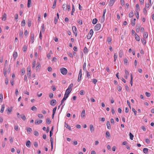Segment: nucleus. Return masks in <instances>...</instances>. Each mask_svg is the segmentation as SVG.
<instances>
[{
	"label": "nucleus",
	"mask_w": 154,
	"mask_h": 154,
	"mask_svg": "<svg viewBox=\"0 0 154 154\" xmlns=\"http://www.w3.org/2000/svg\"><path fill=\"white\" fill-rule=\"evenodd\" d=\"M5 108V106L4 105H2V106L1 109L0 110V112L1 113H3V112Z\"/></svg>",
	"instance_id": "bb28decb"
},
{
	"label": "nucleus",
	"mask_w": 154,
	"mask_h": 154,
	"mask_svg": "<svg viewBox=\"0 0 154 154\" xmlns=\"http://www.w3.org/2000/svg\"><path fill=\"white\" fill-rule=\"evenodd\" d=\"M71 91V90H69V89H67L66 91V92L65 94V95H67V96H69V94Z\"/></svg>",
	"instance_id": "1a4fd4ad"
},
{
	"label": "nucleus",
	"mask_w": 154,
	"mask_h": 154,
	"mask_svg": "<svg viewBox=\"0 0 154 154\" xmlns=\"http://www.w3.org/2000/svg\"><path fill=\"white\" fill-rule=\"evenodd\" d=\"M83 52L85 54H86L88 53V49L86 47H85L83 50Z\"/></svg>",
	"instance_id": "7c9ffc66"
},
{
	"label": "nucleus",
	"mask_w": 154,
	"mask_h": 154,
	"mask_svg": "<svg viewBox=\"0 0 154 154\" xmlns=\"http://www.w3.org/2000/svg\"><path fill=\"white\" fill-rule=\"evenodd\" d=\"M57 107L56 106L53 109V113H55Z\"/></svg>",
	"instance_id": "052dcab7"
},
{
	"label": "nucleus",
	"mask_w": 154,
	"mask_h": 154,
	"mask_svg": "<svg viewBox=\"0 0 154 154\" xmlns=\"http://www.w3.org/2000/svg\"><path fill=\"white\" fill-rule=\"evenodd\" d=\"M3 73L4 75V76L6 77H7V69L5 67H4L3 69Z\"/></svg>",
	"instance_id": "f3484780"
},
{
	"label": "nucleus",
	"mask_w": 154,
	"mask_h": 154,
	"mask_svg": "<svg viewBox=\"0 0 154 154\" xmlns=\"http://www.w3.org/2000/svg\"><path fill=\"white\" fill-rule=\"evenodd\" d=\"M50 141L51 143V146L52 148H53V139L52 137H51L50 138Z\"/></svg>",
	"instance_id": "49530a36"
},
{
	"label": "nucleus",
	"mask_w": 154,
	"mask_h": 154,
	"mask_svg": "<svg viewBox=\"0 0 154 154\" xmlns=\"http://www.w3.org/2000/svg\"><path fill=\"white\" fill-rule=\"evenodd\" d=\"M148 33L147 32H145L144 33L143 37H144V38H145V39L147 38L148 37Z\"/></svg>",
	"instance_id": "a878e982"
},
{
	"label": "nucleus",
	"mask_w": 154,
	"mask_h": 154,
	"mask_svg": "<svg viewBox=\"0 0 154 154\" xmlns=\"http://www.w3.org/2000/svg\"><path fill=\"white\" fill-rule=\"evenodd\" d=\"M79 94L81 95H83L85 94V91L83 90H81L79 92Z\"/></svg>",
	"instance_id": "37998d69"
},
{
	"label": "nucleus",
	"mask_w": 154,
	"mask_h": 154,
	"mask_svg": "<svg viewBox=\"0 0 154 154\" xmlns=\"http://www.w3.org/2000/svg\"><path fill=\"white\" fill-rule=\"evenodd\" d=\"M72 29L73 32H77V29L76 27L75 26H73L72 27Z\"/></svg>",
	"instance_id": "6ab92c4d"
},
{
	"label": "nucleus",
	"mask_w": 154,
	"mask_h": 154,
	"mask_svg": "<svg viewBox=\"0 0 154 154\" xmlns=\"http://www.w3.org/2000/svg\"><path fill=\"white\" fill-rule=\"evenodd\" d=\"M145 94L146 96L148 97H149L151 96L150 93L148 92H146L145 93Z\"/></svg>",
	"instance_id": "8fccbe9b"
},
{
	"label": "nucleus",
	"mask_w": 154,
	"mask_h": 154,
	"mask_svg": "<svg viewBox=\"0 0 154 154\" xmlns=\"http://www.w3.org/2000/svg\"><path fill=\"white\" fill-rule=\"evenodd\" d=\"M66 5H63V8L64 10H66L67 9V8L66 7Z\"/></svg>",
	"instance_id": "864d4df0"
},
{
	"label": "nucleus",
	"mask_w": 154,
	"mask_h": 154,
	"mask_svg": "<svg viewBox=\"0 0 154 154\" xmlns=\"http://www.w3.org/2000/svg\"><path fill=\"white\" fill-rule=\"evenodd\" d=\"M22 26H24L25 24V21L24 20H23L21 22Z\"/></svg>",
	"instance_id": "603ef678"
},
{
	"label": "nucleus",
	"mask_w": 154,
	"mask_h": 154,
	"mask_svg": "<svg viewBox=\"0 0 154 154\" xmlns=\"http://www.w3.org/2000/svg\"><path fill=\"white\" fill-rule=\"evenodd\" d=\"M93 31L92 29H91L90 30V32L87 35V39H90L91 38V37L93 34Z\"/></svg>",
	"instance_id": "f03ea898"
},
{
	"label": "nucleus",
	"mask_w": 154,
	"mask_h": 154,
	"mask_svg": "<svg viewBox=\"0 0 154 154\" xmlns=\"http://www.w3.org/2000/svg\"><path fill=\"white\" fill-rule=\"evenodd\" d=\"M42 122V120H36L35 121V124H40Z\"/></svg>",
	"instance_id": "ddd939ff"
},
{
	"label": "nucleus",
	"mask_w": 154,
	"mask_h": 154,
	"mask_svg": "<svg viewBox=\"0 0 154 154\" xmlns=\"http://www.w3.org/2000/svg\"><path fill=\"white\" fill-rule=\"evenodd\" d=\"M132 111L134 112V114L135 115H136V113H137V111L135 110V109L133 108L132 109Z\"/></svg>",
	"instance_id": "338daca9"
},
{
	"label": "nucleus",
	"mask_w": 154,
	"mask_h": 154,
	"mask_svg": "<svg viewBox=\"0 0 154 154\" xmlns=\"http://www.w3.org/2000/svg\"><path fill=\"white\" fill-rule=\"evenodd\" d=\"M117 88L118 89V90L119 91H120L121 90L122 88L120 85H119L117 87Z\"/></svg>",
	"instance_id": "c9c22d12"
},
{
	"label": "nucleus",
	"mask_w": 154,
	"mask_h": 154,
	"mask_svg": "<svg viewBox=\"0 0 154 154\" xmlns=\"http://www.w3.org/2000/svg\"><path fill=\"white\" fill-rule=\"evenodd\" d=\"M34 134L36 136H38L39 135L38 132L37 131H34Z\"/></svg>",
	"instance_id": "5fc2aeb1"
},
{
	"label": "nucleus",
	"mask_w": 154,
	"mask_h": 154,
	"mask_svg": "<svg viewBox=\"0 0 154 154\" xmlns=\"http://www.w3.org/2000/svg\"><path fill=\"white\" fill-rule=\"evenodd\" d=\"M140 26L139 25H137L136 26V30L137 32H138L140 30Z\"/></svg>",
	"instance_id": "5701e85b"
},
{
	"label": "nucleus",
	"mask_w": 154,
	"mask_h": 154,
	"mask_svg": "<svg viewBox=\"0 0 154 154\" xmlns=\"http://www.w3.org/2000/svg\"><path fill=\"white\" fill-rule=\"evenodd\" d=\"M135 38L137 41H139L140 40V38L136 33L135 34Z\"/></svg>",
	"instance_id": "2eb2a0df"
},
{
	"label": "nucleus",
	"mask_w": 154,
	"mask_h": 154,
	"mask_svg": "<svg viewBox=\"0 0 154 154\" xmlns=\"http://www.w3.org/2000/svg\"><path fill=\"white\" fill-rule=\"evenodd\" d=\"M53 94L52 93H50L49 94V96L50 98H52L53 97Z\"/></svg>",
	"instance_id": "bf43d9fd"
},
{
	"label": "nucleus",
	"mask_w": 154,
	"mask_h": 154,
	"mask_svg": "<svg viewBox=\"0 0 154 154\" xmlns=\"http://www.w3.org/2000/svg\"><path fill=\"white\" fill-rule=\"evenodd\" d=\"M26 130L28 132H29L30 133L32 131V129L31 128H26Z\"/></svg>",
	"instance_id": "de8ad7c7"
},
{
	"label": "nucleus",
	"mask_w": 154,
	"mask_h": 154,
	"mask_svg": "<svg viewBox=\"0 0 154 154\" xmlns=\"http://www.w3.org/2000/svg\"><path fill=\"white\" fill-rule=\"evenodd\" d=\"M73 85L72 83L71 84L69 87H68V88L67 89H69V90H71V91L72 90V88L73 86Z\"/></svg>",
	"instance_id": "473e14b6"
},
{
	"label": "nucleus",
	"mask_w": 154,
	"mask_h": 154,
	"mask_svg": "<svg viewBox=\"0 0 154 154\" xmlns=\"http://www.w3.org/2000/svg\"><path fill=\"white\" fill-rule=\"evenodd\" d=\"M123 51L121 50L119 52V56L120 57H122L123 55Z\"/></svg>",
	"instance_id": "aec40b11"
},
{
	"label": "nucleus",
	"mask_w": 154,
	"mask_h": 154,
	"mask_svg": "<svg viewBox=\"0 0 154 154\" xmlns=\"http://www.w3.org/2000/svg\"><path fill=\"white\" fill-rule=\"evenodd\" d=\"M129 136L130 139L131 140H133L134 136L131 132H130L129 133Z\"/></svg>",
	"instance_id": "4c0bfd02"
},
{
	"label": "nucleus",
	"mask_w": 154,
	"mask_h": 154,
	"mask_svg": "<svg viewBox=\"0 0 154 154\" xmlns=\"http://www.w3.org/2000/svg\"><path fill=\"white\" fill-rule=\"evenodd\" d=\"M65 127L68 129L69 130H71V128L70 125H69L67 124L66 123V122H65Z\"/></svg>",
	"instance_id": "dca6fc26"
},
{
	"label": "nucleus",
	"mask_w": 154,
	"mask_h": 154,
	"mask_svg": "<svg viewBox=\"0 0 154 154\" xmlns=\"http://www.w3.org/2000/svg\"><path fill=\"white\" fill-rule=\"evenodd\" d=\"M31 109L34 111H36L37 108L35 106H33L31 108Z\"/></svg>",
	"instance_id": "ea45409f"
},
{
	"label": "nucleus",
	"mask_w": 154,
	"mask_h": 154,
	"mask_svg": "<svg viewBox=\"0 0 154 154\" xmlns=\"http://www.w3.org/2000/svg\"><path fill=\"white\" fill-rule=\"evenodd\" d=\"M86 72L87 73V76L89 78V76L91 75V74L89 72L87 71H86Z\"/></svg>",
	"instance_id": "c03bdc74"
},
{
	"label": "nucleus",
	"mask_w": 154,
	"mask_h": 154,
	"mask_svg": "<svg viewBox=\"0 0 154 154\" xmlns=\"http://www.w3.org/2000/svg\"><path fill=\"white\" fill-rule=\"evenodd\" d=\"M31 143L29 140H28L26 143V145L28 147H30L31 146Z\"/></svg>",
	"instance_id": "f8f14e48"
},
{
	"label": "nucleus",
	"mask_w": 154,
	"mask_h": 154,
	"mask_svg": "<svg viewBox=\"0 0 154 154\" xmlns=\"http://www.w3.org/2000/svg\"><path fill=\"white\" fill-rule=\"evenodd\" d=\"M36 64V61L35 60H33L32 63V68H34Z\"/></svg>",
	"instance_id": "cd10ccee"
},
{
	"label": "nucleus",
	"mask_w": 154,
	"mask_h": 154,
	"mask_svg": "<svg viewBox=\"0 0 154 154\" xmlns=\"http://www.w3.org/2000/svg\"><path fill=\"white\" fill-rule=\"evenodd\" d=\"M97 21V20L96 18H95L93 19L92 21V23L93 24H96Z\"/></svg>",
	"instance_id": "c756f323"
},
{
	"label": "nucleus",
	"mask_w": 154,
	"mask_h": 154,
	"mask_svg": "<svg viewBox=\"0 0 154 154\" xmlns=\"http://www.w3.org/2000/svg\"><path fill=\"white\" fill-rule=\"evenodd\" d=\"M131 24L133 26H134L135 24V22L131 20Z\"/></svg>",
	"instance_id": "0e129e2a"
},
{
	"label": "nucleus",
	"mask_w": 154,
	"mask_h": 154,
	"mask_svg": "<svg viewBox=\"0 0 154 154\" xmlns=\"http://www.w3.org/2000/svg\"><path fill=\"white\" fill-rule=\"evenodd\" d=\"M86 63H84L83 65V69L84 70H86Z\"/></svg>",
	"instance_id": "4d7b16f0"
},
{
	"label": "nucleus",
	"mask_w": 154,
	"mask_h": 154,
	"mask_svg": "<svg viewBox=\"0 0 154 154\" xmlns=\"http://www.w3.org/2000/svg\"><path fill=\"white\" fill-rule=\"evenodd\" d=\"M46 122L48 124H50L51 123V120L49 118H47L46 119Z\"/></svg>",
	"instance_id": "79ce46f5"
},
{
	"label": "nucleus",
	"mask_w": 154,
	"mask_h": 154,
	"mask_svg": "<svg viewBox=\"0 0 154 154\" xmlns=\"http://www.w3.org/2000/svg\"><path fill=\"white\" fill-rule=\"evenodd\" d=\"M115 1V0H110L109 3V6H112Z\"/></svg>",
	"instance_id": "6e6552de"
},
{
	"label": "nucleus",
	"mask_w": 154,
	"mask_h": 154,
	"mask_svg": "<svg viewBox=\"0 0 154 154\" xmlns=\"http://www.w3.org/2000/svg\"><path fill=\"white\" fill-rule=\"evenodd\" d=\"M136 10L137 12L140 11V7L138 4H137L136 5Z\"/></svg>",
	"instance_id": "412c9836"
},
{
	"label": "nucleus",
	"mask_w": 154,
	"mask_h": 154,
	"mask_svg": "<svg viewBox=\"0 0 154 154\" xmlns=\"http://www.w3.org/2000/svg\"><path fill=\"white\" fill-rule=\"evenodd\" d=\"M14 129L16 131L18 130V127L17 125H15L14 126Z\"/></svg>",
	"instance_id": "a19ab883"
},
{
	"label": "nucleus",
	"mask_w": 154,
	"mask_h": 154,
	"mask_svg": "<svg viewBox=\"0 0 154 154\" xmlns=\"http://www.w3.org/2000/svg\"><path fill=\"white\" fill-rule=\"evenodd\" d=\"M30 39L32 43H33L34 42V35L33 32L31 33L30 35Z\"/></svg>",
	"instance_id": "39448f33"
},
{
	"label": "nucleus",
	"mask_w": 154,
	"mask_h": 154,
	"mask_svg": "<svg viewBox=\"0 0 154 154\" xmlns=\"http://www.w3.org/2000/svg\"><path fill=\"white\" fill-rule=\"evenodd\" d=\"M68 97V96H67V95H66L64 94V97L63 98V99L62 100H61L60 105H62V104L63 103L64 101L65 100H66V99Z\"/></svg>",
	"instance_id": "0eeeda50"
},
{
	"label": "nucleus",
	"mask_w": 154,
	"mask_h": 154,
	"mask_svg": "<svg viewBox=\"0 0 154 154\" xmlns=\"http://www.w3.org/2000/svg\"><path fill=\"white\" fill-rule=\"evenodd\" d=\"M34 145L35 147H37L38 146V144L37 142H35L34 143Z\"/></svg>",
	"instance_id": "13d9d810"
},
{
	"label": "nucleus",
	"mask_w": 154,
	"mask_h": 154,
	"mask_svg": "<svg viewBox=\"0 0 154 154\" xmlns=\"http://www.w3.org/2000/svg\"><path fill=\"white\" fill-rule=\"evenodd\" d=\"M90 131L91 133L93 132L94 131V128L92 125L91 124L90 125Z\"/></svg>",
	"instance_id": "9b49d317"
},
{
	"label": "nucleus",
	"mask_w": 154,
	"mask_h": 154,
	"mask_svg": "<svg viewBox=\"0 0 154 154\" xmlns=\"http://www.w3.org/2000/svg\"><path fill=\"white\" fill-rule=\"evenodd\" d=\"M61 73L63 75H66L67 72V70L64 67H62L60 69Z\"/></svg>",
	"instance_id": "f257e3e1"
},
{
	"label": "nucleus",
	"mask_w": 154,
	"mask_h": 154,
	"mask_svg": "<svg viewBox=\"0 0 154 154\" xmlns=\"http://www.w3.org/2000/svg\"><path fill=\"white\" fill-rule=\"evenodd\" d=\"M13 57L14 58V59H15L17 57V52L16 51H14L13 52Z\"/></svg>",
	"instance_id": "4468645a"
},
{
	"label": "nucleus",
	"mask_w": 154,
	"mask_h": 154,
	"mask_svg": "<svg viewBox=\"0 0 154 154\" xmlns=\"http://www.w3.org/2000/svg\"><path fill=\"white\" fill-rule=\"evenodd\" d=\"M57 101L53 99L50 101V104L53 106H55L56 103Z\"/></svg>",
	"instance_id": "423d86ee"
},
{
	"label": "nucleus",
	"mask_w": 154,
	"mask_h": 154,
	"mask_svg": "<svg viewBox=\"0 0 154 154\" xmlns=\"http://www.w3.org/2000/svg\"><path fill=\"white\" fill-rule=\"evenodd\" d=\"M106 126L108 129H111V126L110 122L109 121H107L106 122Z\"/></svg>",
	"instance_id": "a211bd4d"
},
{
	"label": "nucleus",
	"mask_w": 154,
	"mask_h": 154,
	"mask_svg": "<svg viewBox=\"0 0 154 154\" xmlns=\"http://www.w3.org/2000/svg\"><path fill=\"white\" fill-rule=\"evenodd\" d=\"M128 16L129 17H131L133 16V12L132 11L129 13Z\"/></svg>",
	"instance_id": "c85d7f7f"
},
{
	"label": "nucleus",
	"mask_w": 154,
	"mask_h": 154,
	"mask_svg": "<svg viewBox=\"0 0 154 154\" xmlns=\"http://www.w3.org/2000/svg\"><path fill=\"white\" fill-rule=\"evenodd\" d=\"M8 83V80L7 78H6L5 79V83L6 85H7Z\"/></svg>",
	"instance_id": "69168bd1"
},
{
	"label": "nucleus",
	"mask_w": 154,
	"mask_h": 154,
	"mask_svg": "<svg viewBox=\"0 0 154 154\" xmlns=\"http://www.w3.org/2000/svg\"><path fill=\"white\" fill-rule=\"evenodd\" d=\"M59 18L57 17H55L54 20V22L55 24H56L57 23V22L58 19Z\"/></svg>",
	"instance_id": "680f3d73"
},
{
	"label": "nucleus",
	"mask_w": 154,
	"mask_h": 154,
	"mask_svg": "<svg viewBox=\"0 0 154 154\" xmlns=\"http://www.w3.org/2000/svg\"><path fill=\"white\" fill-rule=\"evenodd\" d=\"M145 38H142L141 39V40L142 42V43L143 45H145L146 43V40L144 39Z\"/></svg>",
	"instance_id": "f704fd0d"
},
{
	"label": "nucleus",
	"mask_w": 154,
	"mask_h": 154,
	"mask_svg": "<svg viewBox=\"0 0 154 154\" xmlns=\"http://www.w3.org/2000/svg\"><path fill=\"white\" fill-rule=\"evenodd\" d=\"M121 4L123 6L125 5V2L124 0H120Z\"/></svg>",
	"instance_id": "6e6d98bb"
},
{
	"label": "nucleus",
	"mask_w": 154,
	"mask_h": 154,
	"mask_svg": "<svg viewBox=\"0 0 154 154\" xmlns=\"http://www.w3.org/2000/svg\"><path fill=\"white\" fill-rule=\"evenodd\" d=\"M27 48V47L26 45H24L23 48V50L24 52H25L26 51Z\"/></svg>",
	"instance_id": "72a5a7b5"
},
{
	"label": "nucleus",
	"mask_w": 154,
	"mask_h": 154,
	"mask_svg": "<svg viewBox=\"0 0 154 154\" xmlns=\"http://www.w3.org/2000/svg\"><path fill=\"white\" fill-rule=\"evenodd\" d=\"M85 111L84 109L83 110L81 113V116L82 117H85Z\"/></svg>",
	"instance_id": "4be33fe9"
},
{
	"label": "nucleus",
	"mask_w": 154,
	"mask_h": 154,
	"mask_svg": "<svg viewBox=\"0 0 154 154\" xmlns=\"http://www.w3.org/2000/svg\"><path fill=\"white\" fill-rule=\"evenodd\" d=\"M56 2V0H54V2L53 4V5L52 6V8L54 9V8L55 7Z\"/></svg>",
	"instance_id": "58836bf2"
},
{
	"label": "nucleus",
	"mask_w": 154,
	"mask_h": 154,
	"mask_svg": "<svg viewBox=\"0 0 154 154\" xmlns=\"http://www.w3.org/2000/svg\"><path fill=\"white\" fill-rule=\"evenodd\" d=\"M146 142L147 144H149L150 143V141L149 139H146Z\"/></svg>",
	"instance_id": "e2e57ef3"
},
{
	"label": "nucleus",
	"mask_w": 154,
	"mask_h": 154,
	"mask_svg": "<svg viewBox=\"0 0 154 154\" xmlns=\"http://www.w3.org/2000/svg\"><path fill=\"white\" fill-rule=\"evenodd\" d=\"M101 27V24L100 23H98L95 26L94 29L96 31H98L100 29Z\"/></svg>",
	"instance_id": "7ed1b4c3"
},
{
	"label": "nucleus",
	"mask_w": 154,
	"mask_h": 154,
	"mask_svg": "<svg viewBox=\"0 0 154 154\" xmlns=\"http://www.w3.org/2000/svg\"><path fill=\"white\" fill-rule=\"evenodd\" d=\"M38 117L40 118H42L43 116L42 114H39L38 115Z\"/></svg>",
	"instance_id": "774afa93"
},
{
	"label": "nucleus",
	"mask_w": 154,
	"mask_h": 154,
	"mask_svg": "<svg viewBox=\"0 0 154 154\" xmlns=\"http://www.w3.org/2000/svg\"><path fill=\"white\" fill-rule=\"evenodd\" d=\"M114 61L115 62L116 60L117 57V55L116 53H115L114 55Z\"/></svg>",
	"instance_id": "a18cd8bd"
},
{
	"label": "nucleus",
	"mask_w": 154,
	"mask_h": 154,
	"mask_svg": "<svg viewBox=\"0 0 154 154\" xmlns=\"http://www.w3.org/2000/svg\"><path fill=\"white\" fill-rule=\"evenodd\" d=\"M31 0H28L27 7L28 8H29L31 5Z\"/></svg>",
	"instance_id": "2f4dec72"
},
{
	"label": "nucleus",
	"mask_w": 154,
	"mask_h": 154,
	"mask_svg": "<svg viewBox=\"0 0 154 154\" xmlns=\"http://www.w3.org/2000/svg\"><path fill=\"white\" fill-rule=\"evenodd\" d=\"M6 15L5 14L3 15V17H2V20L5 21L6 20Z\"/></svg>",
	"instance_id": "3c124183"
},
{
	"label": "nucleus",
	"mask_w": 154,
	"mask_h": 154,
	"mask_svg": "<svg viewBox=\"0 0 154 154\" xmlns=\"http://www.w3.org/2000/svg\"><path fill=\"white\" fill-rule=\"evenodd\" d=\"M148 149L147 148H144L143 149V152L145 154H146L148 152Z\"/></svg>",
	"instance_id": "393cba45"
},
{
	"label": "nucleus",
	"mask_w": 154,
	"mask_h": 154,
	"mask_svg": "<svg viewBox=\"0 0 154 154\" xmlns=\"http://www.w3.org/2000/svg\"><path fill=\"white\" fill-rule=\"evenodd\" d=\"M21 118L23 120H25L26 119V117L24 115H21Z\"/></svg>",
	"instance_id": "09e8293b"
},
{
	"label": "nucleus",
	"mask_w": 154,
	"mask_h": 154,
	"mask_svg": "<svg viewBox=\"0 0 154 154\" xmlns=\"http://www.w3.org/2000/svg\"><path fill=\"white\" fill-rule=\"evenodd\" d=\"M125 79H127L128 78V75H129V72L127 70L125 69Z\"/></svg>",
	"instance_id": "9d476101"
},
{
	"label": "nucleus",
	"mask_w": 154,
	"mask_h": 154,
	"mask_svg": "<svg viewBox=\"0 0 154 154\" xmlns=\"http://www.w3.org/2000/svg\"><path fill=\"white\" fill-rule=\"evenodd\" d=\"M106 137L110 136V134L108 131H107L106 133Z\"/></svg>",
	"instance_id": "e433bc0d"
},
{
	"label": "nucleus",
	"mask_w": 154,
	"mask_h": 154,
	"mask_svg": "<svg viewBox=\"0 0 154 154\" xmlns=\"http://www.w3.org/2000/svg\"><path fill=\"white\" fill-rule=\"evenodd\" d=\"M82 69H80L79 72V73L78 75V81L79 82L80 81L82 76Z\"/></svg>",
	"instance_id": "20e7f679"
},
{
	"label": "nucleus",
	"mask_w": 154,
	"mask_h": 154,
	"mask_svg": "<svg viewBox=\"0 0 154 154\" xmlns=\"http://www.w3.org/2000/svg\"><path fill=\"white\" fill-rule=\"evenodd\" d=\"M133 76L132 74H131V80H130V84L131 86H132L133 85Z\"/></svg>",
	"instance_id": "b1692460"
}]
</instances>
